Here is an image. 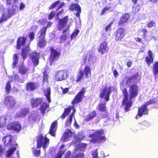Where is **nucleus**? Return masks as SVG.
Here are the masks:
<instances>
[{
    "instance_id": "dca6fc26",
    "label": "nucleus",
    "mask_w": 158,
    "mask_h": 158,
    "mask_svg": "<svg viewBox=\"0 0 158 158\" xmlns=\"http://www.w3.org/2000/svg\"><path fill=\"white\" fill-rule=\"evenodd\" d=\"M148 111L149 110L147 108V106L144 104L138 108V115H139V117H141L144 114H148Z\"/></svg>"
},
{
    "instance_id": "b1692460",
    "label": "nucleus",
    "mask_w": 158,
    "mask_h": 158,
    "mask_svg": "<svg viewBox=\"0 0 158 158\" xmlns=\"http://www.w3.org/2000/svg\"><path fill=\"white\" fill-rule=\"evenodd\" d=\"M42 102V100L41 98H32L31 100V104L32 108L38 107Z\"/></svg>"
},
{
    "instance_id": "09e8293b",
    "label": "nucleus",
    "mask_w": 158,
    "mask_h": 158,
    "mask_svg": "<svg viewBox=\"0 0 158 158\" xmlns=\"http://www.w3.org/2000/svg\"><path fill=\"white\" fill-rule=\"evenodd\" d=\"M18 1V0H6V4L9 5H13Z\"/></svg>"
},
{
    "instance_id": "473e14b6",
    "label": "nucleus",
    "mask_w": 158,
    "mask_h": 158,
    "mask_svg": "<svg viewBox=\"0 0 158 158\" xmlns=\"http://www.w3.org/2000/svg\"><path fill=\"white\" fill-rule=\"evenodd\" d=\"M72 107L69 106L64 109V111L62 114L60 116V118L62 119H64L66 116L68 115L71 112Z\"/></svg>"
},
{
    "instance_id": "9b49d317",
    "label": "nucleus",
    "mask_w": 158,
    "mask_h": 158,
    "mask_svg": "<svg viewBox=\"0 0 158 158\" xmlns=\"http://www.w3.org/2000/svg\"><path fill=\"white\" fill-rule=\"evenodd\" d=\"M40 35L38 37L39 40L37 43V46L41 48H44L46 45L47 42L45 39L46 34L39 31Z\"/></svg>"
},
{
    "instance_id": "0eeeda50",
    "label": "nucleus",
    "mask_w": 158,
    "mask_h": 158,
    "mask_svg": "<svg viewBox=\"0 0 158 158\" xmlns=\"http://www.w3.org/2000/svg\"><path fill=\"white\" fill-rule=\"evenodd\" d=\"M126 34V31L125 28H120L118 29L114 32V39L116 41H121Z\"/></svg>"
},
{
    "instance_id": "0e129e2a",
    "label": "nucleus",
    "mask_w": 158,
    "mask_h": 158,
    "mask_svg": "<svg viewBox=\"0 0 158 158\" xmlns=\"http://www.w3.org/2000/svg\"><path fill=\"white\" fill-rule=\"evenodd\" d=\"M112 24V22H111L108 24V25L105 28V30L107 31L110 30L111 28V26Z\"/></svg>"
},
{
    "instance_id": "ddd939ff",
    "label": "nucleus",
    "mask_w": 158,
    "mask_h": 158,
    "mask_svg": "<svg viewBox=\"0 0 158 158\" xmlns=\"http://www.w3.org/2000/svg\"><path fill=\"white\" fill-rule=\"evenodd\" d=\"M55 77L57 81H61L66 79L67 77V73L64 70H60L56 74Z\"/></svg>"
},
{
    "instance_id": "72a5a7b5",
    "label": "nucleus",
    "mask_w": 158,
    "mask_h": 158,
    "mask_svg": "<svg viewBox=\"0 0 158 158\" xmlns=\"http://www.w3.org/2000/svg\"><path fill=\"white\" fill-rule=\"evenodd\" d=\"M81 9L80 6L76 3H72L69 6V9L71 11L77 10Z\"/></svg>"
},
{
    "instance_id": "69168bd1",
    "label": "nucleus",
    "mask_w": 158,
    "mask_h": 158,
    "mask_svg": "<svg viewBox=\"0 0 158 158\" xmlns=\"http://www.w3.org/2000/svg\"><path fill=\"white\" fill-rule=\"evenodd\" d=\"M60 153L58 154L56 157L54 158H62V155L64 153L65 151H61Z\"/></svg>"
},
{
    "instance_id": "6e6552de",
    "label": "nucleus",
    "mask_w": 158,
    "mask_h": 158,
    "mask_svg": "<svg viewBox=\"0 0 158 158\" xmlns=\"http://www.w3.org/2000/svg\"><path fill=\"white\" fill-rule=\"evenodd\" d=\"M49 50L51 52L49 57L50 61L53 62L58 60L61 55V53L55 49L53 47H50Z\"/></svg>"
},
{
    "instance_id": "c756f323",
    "label": "nucleus",
    "mask_w": 158,
    "mask_h": 158,
    "mask_svg": "<svg viewBox=\"0 0 158 158\" xmlns=\"http://www.w3.org/2000/svg\"><path fill=\"white\" fill-rule=\"evenodd\" d=\"M49 105L46 102H44L41 105L40 109L41 113L43 114H44L45 113L46 110L47 108H49Z\"/></svg>"
},
{
    "instance_id": "37998d69",
    "label": "nucleus",
    "mask_w": 158,
    "mask_h": 158,
    "mask_svg": "<svg viewBox=\"0 0 158 158\" xmlns=\"http://www.w3.org/2000/svg\"><path fill=\"white\" fill-rule=\"evenodd\" d=\"M43 82H44L45 81H48V76L47 73L46 69H45L43 72Z\"/></svg>"
},
{
    "instance_id": "c85d7f7f",
    "label": "nucleus",
    "mask_w": 158,
    "mask_h": 158,
    "mask_svg": "<svg viewBox=\"0 0 158 158\" xmlns=\"http://www.w3.org/2000/svg\"><path fill=\"white\" fill-rule=\"evenodd\" d=\"M84 154L83 152H78L77 150L73 152L72 156V158H84Z\"/></svg>"
},
{
    "instance_id": "f3484780",
    "label": "nucleus",
    "mask_w": 158,
    "mask_h": 158,
    "mask_svg": "<svg viewBox=\"0 0 158 158\" xmlns=\"http://www.w3.org/2000/svg\"><path fill=\"white\" fill-rule=\"evenodd\" d=\"M154 56L151 50L148 51V56L145 58V61L148 65L150 67L153 62Z\"/></svg>"
},
{
    "instance_id": "bf43d9fd",
    "label": "nucleus",
    "mask_w": 158,
    "mask_h": 158,
    "mask_svg": "<svg viewBox=\"0 0 158 158\" xmlns=\"http://www.w3.org/2000/svg\"><path fill=\"white\" fill-rule=\"evenodd\" d=\"M105 113L103 114H102L101 115L100 117L102 118H108V113L107 111H106L105 112H104Z\"/></svg>"
},
{
    "instance_id": "5701e85b",
    "label": "nucleus",
    "mask_w": 158,
    "mask_h": 158,
    "mask_svg": "<svg viewBox=\"0 0 158 158\" xmlns=\"http://www.w3.org/2000/svg\"><path fill=\"white\" fill-rule=\"evenodd\" d=\"M57 121H54L51 124L48 133L51 136H55L56 135V132L57 127Z\"/></svg>"
},
{
    "instance_id": "cd10ccee",
    "label": "nucleus",
    "mask_w": 158,
    "mask_h": 158,
    "mask_svg": "<svg viewBox=\"0 0 158 158\" xmlns=\"http://www.w3.org/2000/svg\"><path fill=\"white\" fill-rule=\"evenodd\" d=\"M97 116V111L94 110L90 113L89 114L85 119V121L86 122H89L91 119L94 118L95 117Z\"/></svg>"
},
{
    "instance_id": "a211bd4d",
    "label": "nucleus",
    "mask_w": 158,
    "mask_h": 158,
    "mask_svg": "<svg viewBox=\"0 0 158 158\" xmlns=\"http://www.w3.org/2000/svg\"><path fill=\"white\" fill-rule=\"evenodd\" d=\"M40 56L39 53L35 52H32L30 55V58L35 66H37L39 64Z\"/></svg>"
},
{
    "instance_id": "aec40b11",
    "label": "nucleus",
    "mask_w": 158,
    "mask_h": 158,
    "mask_svg": "<svg viewBox=\"0 0 158 158\" xmlns=\"http://www.w3.org/2000/svg\"><path fill=\"white\" fill-rule=\"evenodd\" d=\"M108 50L107 43L106 42H102L100 45L99 48L98 49V51L102 54L106 53Z\"/></svg>"
},
{
    "instance_id": "13d9d810",
    "label": "nucleus",
    "mask_w": 158,
    "mask_h": 158,
    "mask_svg": "<svg viewBox=\"0 0 158 158\" xmlns=\"http://www.w3.org/2000/svg\"><path fill=\"white\" fill-rule=\"evenodd\" d=\"M94 57L92 54H90L89 56V57L88 59V62L90 63H94Z\"/></svg>"
},
{
    "instance_id": "4d7b16f0",
    "label": "nucleus",
    "mask_w": 158,
    "mask_h": 158,
    "mask_svg": "<svg viewBox=\"0 0 158 158\" xmlns=\"http://www.w3.org/2000/svg\"><path fill=\"white\" fill-rule=\"evenodd\" d=\"M92 156L93 158H98V157L97 149H96L94 151L92 152Z\"/></svg>"
},
{
    "instance_id": "f257e3e1",
    "label": "nucleus",
    "mask_w": 158,
    "mask_h": 158,
    "mask_svg": "<svg viewBox=\"0 0 158 158\" xmlns=\"http://www.w3.org/2000/svg\"><path fill=\"white\" fill-rule=\"evenodd\" d=\"M139 86L135 84L131 85L129 86V95L127 89L124 88L122 90L123 95L122 102V106H124V110L126 112L129 111L132 105V99L136 97L139 93Z\"/></svg>"
},
{
    "instance_id": "393cba45",
    "label": "nucleus",
    "mask_w": 158,
    "mask_h": 158,
    "mask_svg": "<svg viewBox=\"0 0 158 158\" xmlns=\"http://www.w3.org/2000/svg\"><path fill=\"white\" fill-rule=\"evenodd\" d=\"M37 86L35 83L30 82L26 84V89L28 91H33L37 88Z\"/></svg>"
},
{
    "instance_id": "e433bc0d",
    "label": "nucleus",
    "mask_w": 158,
    "mask_h": 158,
    "mask_svg": "<svg viewBox=\"0 0 158 158\" xmlns=\"http://www.w3.org/2000/svg\"><path fill=\"white\" fill-rule=\"evenodd\" d=\"M45 92V95L46 96V99L48 100V102H51V100L50 98L51 90L50 88H48L46 89Z\"/></svg>"
},
{
    "instance_id": "bb28decb",
    "label": "nucleus",
    "mask_w": 158,
    "mask_h": 158,
    "mask_svg": "<svg viewBox=\"0 0 158 158\" xmlns=\"http://www.w3.org/2000/svg\"><path fill=\"white\" fill-rule=\"evenodd\" d=\"M30 51V49L29 46L27 45L26 46L24 47L22 49L21 55L23 56V59H26L28 54Z\"/></svg>"
},
{
    "instance_id": "9d476101",
    "label": "nucleus",
    "mask_w": 158,
    "mask_h": 158,
    "mask_svg": "<svg viewBox=\"0 0 158 158\" xmlns=\"http://www.w3.org/2000/svg\"><path fill=\"white\" fill-rule=\"evenodd\" d=\"M15 8L8 11V15L6 16L5 13L3 14L0 18V23H2L6 21L8 19L16 14V8L17 6L15 5Z\"/></svg>"
},
{
    "instance_id": "6ab92c4d",
    "label": "nucleus",
    "mask_w": 158,
    "mask_h": 158,
    "mask_svg": "<svg viewBox=\"0 0 158 158\" xmlns=\"http://www.w3.org/2000/svg\"><path fill=\"white\" fill-rule=\"evenodd\" d=\"M68 18L69 16H67L62 19H59L58 27L59 31L61 30L62 28H64L68 22Z\"/></svg>"
},
{
    "instance_id": "774afa93",
    "label": "nucleus",
    "mask_w": 158,
    "mask_h": 158,
    "mask_svg": "<svg viewBox=\"0 0 158 158\" xmlns=\"http://www.w3.org/2000/svg\"><path fill=\"white\" fill-rule=\"evenodd\" d=\"M71 152L70 151L67 152L64 156V158H68L71 156Z\"/></svg>"
},
{
    "instance_id": "c03bdc74",
    "label": "nucleus",
    "mask_w": 158,
    "mask_h": 158,
    "mask_svg": "<svg viewBox=\"0 0 158 158\" xmlns=\"http://www.w3.org/2000/svg\"><path fill=\"white\" fill-rule=\"evenodd\" d=\"M32 152L34 155L36 157H38L39 156L40 154V150H37L35 148H32Z\"/></svg>"
},
{
    "instance_id": "a878e982",
    "label": "nucleus",
    "mask_w": 158,
    "mask_h": 158,
    "mask_svg": "<svg viewBox=\"0 0 158 158\" xmlns=\"http://www.w3.org/2000/svg\"><path fill=\"white\" fill-rule=\"evenodd\" d=\"M2 141L5 146H10L13 141L12 137L10 135L6 136L3 138Z\"/></svg>"
},
{
    "instance_id": "f8f14e48",
    "label": "nucleus",
    "mask_w": 158,
    "mask_h": 158,
    "mask_svg": "<svg viewBox=\"0 0 158 158\" xmlns=\"http://www.w3.org/2000/svg\"><path fill=\"white\" fill-rule=\"evenodd\" d=\"M74 133L70 129H67L63 133L60 140L63 143L66 142L69 140L70 138L73 136Z\"/></svg>"
},
{
    "instance_id": "7ed1b4c3",
    "label": "nucleus",
    "mask_w": 158,
    "mask_h": 158,
    "mask_svg": "<svg viewBox=\"0 0 158 158\" xmlns=\"http://www.w3.org/2000/svg\"><path fill=\"white\" fill-rule=\"evenodd\" d=\"M36 142L37 148L40 149L42 147L44 150H45L49 144L50 140L46 135L44 136L40 134L37 137Z\"/></svg>"
},
{
    "instance_id": "49530a36",
    "label": "nucleus",
    "mask_w": 158,
    "mask_h": 158,
    "mask_svg": "<svg viewBox=\"0 0 158 158\" xmlns=\"http://www.w3.org/2000/svg\"><path fill=\"white\" fill-rule=\"evenodd\" d=\"M156 100L155 98L150 99L148 101L146 102L144 104L147 106L150 104H153L156 102Z\"/></svg>"
},
{
    "instance_id": "412c9836",
    "label": "nucleus",
    "mask_w": 158,
    "mask_h": 158,
    "mask_svg": "<svg viewBox=\"0 0 158 158\" xmlns=\"http://www.w3.org/2000/svg\"><path fill=\"white\" fill-rule=\"evenodd\" d=\"M29 109L27 108H24L21 109L15 115L16 117H22L26 116L29 112Z\"/></svg>"
},
{
    "instance_id": "8fccbe9b",
    "label": "nucleus",
    "mask_w": 158,
    "mask_h": 158,
    "mask_svg": "<svg viewBox=\"0 0 158 158\" xmlns=\"http://www.w3.org/2000/svg\"><path fill=\"white\" fill-rule=\"evenodd\" d=\"M72 121V118H71L69 117L68 118L65 122V125L67 127L70 126L71 124Z\"/></svg>"
},
{
    "instance_id": "20e7f679",
    "label": "nucleus",
    "mask_w": 158,
    "mask_h": 158,
    "mask_svg": "<svg viewBox=\"0 0 158 158\" xmlns=\"http://www.w3.org/2000/svg\"><path fill=\"white\" fill-rule=\"evenodd\" d=\"M5 106L8 109L14 108L16 104L15 98L12 96L7 95L5 97L3 102Z\"/></svg>"
},
{
    "instance_id": "f03ea898",
    "label": "nucleus",
    "mask_w": 158,
    "mask_h": 158,
    "mask_svg": "<svg viewBox=\"0 0 158 158\" xmlns=\"http://www.w3.org/2000/svg\"><path fill=\"white\" fill-rule=\"evenodd\" d=\"M104 131L103 129L97 130L93 133L89 134V138H91L90 142L91 143H100L105 142L106 139Z\"/></svg>"
},
{
    "instance_id": "4468645a",
    "label": "nucleus",
    "mask_w": 158,
    "mask_h": 158,
    "mask_svg": "<svg viewBox=\"0 0 158 158\" xmlns=\"http://www.w3.org/2000/svg\"><path fill=\"white\" fill-rule=\"evenodd\" d=\"M140 77L138 72L136 73L135 74L132 75L131 77H128L127 78L126 83L127 85H129L131 83L137 82L138 80L139 81Z\"/></svg>"
},
{
    "instance_id": "58836bf2",
    "label": "nucleus",
    "mask_w": 158,
    "mask_h": 158,
    "mask_svg": "<svg viewBox=\"0 0 158 158\" xmlns=\"http://www.w3.org/2000/svg\"><path fill=\"white\" fill-rule=\"evenodd\" d=\"M11 81H9L6 82L5 86L6 92V94H9L10 93L11 89V85L10 83Z\"/></svg>"
},
{
    "instance_id": "1a4fd4ad",
    "label": "nucleus",
    "mask_w": 158,
    "mask_h": 158,
    "mask_svg": "<svg viewBox=\"0 0 158 158\" xmlns=\"http://www.w3.org/2000/svg\"><path fill=\"white\" fill-rule=\"evenodd\" d=\"M21 126L18 122L13 121L9 123L7 126V129L8 130H13L19 132L21 129Z\"/></svg>"
},
{
    "instance_id": "2f4dec72",
    "label": "nucleus",
    "mask_w": 158,
    "mask_h": 158,
    "mask_svg": "<svg viewBox=\"0 0 158 158\" xmlns=\"http://www.w3.org/2000/svg\"><path fill=\"white\" fill-rule=\"evenodd\" d=\"M97 109L101 112H105L106 111V102L99 103L97 107Z\"/></svg>"
},
{
    "instance_id": "79ce46f5",
    "label": "nucleus",
    "mask_w": 158,
    "mask_h": 158,
    "mask_svg": "<svg viewBox=\"0 0 158 158\" xmlns=\"http://www.w3.org/2000/svg\"><path fill=\"white\" fill-rule=\"evenodd\" d=\"M79 31V30L78 29H76L74 31L71 35V39H72L74 38H75L78 35Z\"/></svg>"
},
{
    "instance_id": "6e6d98bb",
    "label": "nucleus",
    "mask_w": 158,
    "mask_h": 158,
    "mask_svg": "<svg viewBox=\"0 0 158 158\" xmlns=\"http://www.w3.org/2000/svg\"><path fill=\"white\" fill-rule=\"evenodd\" d=\"M87 146V144L83 143H80L78 145V148L80 149L85 148Z\"/></svg>"
},
{
    "instance_id": "4c0bfd02",
    "label": "nucleus",
    "mask_w": 158,
    "mask_h": 158,
    "mask_svg": "<svg viewBox=\"0 0 158 158\" xmlns=\"http://www.w3.org/2000/svg\"><path fill=\"white\" fill-rule=\"evenodd\" d=\"M152 70L154 75L158 73V61L156 62L153 65Z\"/></svg>"
},
{
    "instance_id": "338daca9",
    "label": "nucleus",
    "mask_w": 158,
    "mask_h": 158,
    "mask_svg": "<svg viewBox=\"0 0 158 158\" xmlns=\"http://www.w3.org/2000/svg\"><path fill=\"white\" fill-rule=\"evenodd\" d=\"M65 5V4L64 2H62L61 3H60L58 6L57 7L56 9V11H57L58 10H59L60 8H62Z\"/></svg>"
},
{
    "instance_id": "864d4df0",
    "label": "nucleus",
    "mask_w": 158,
    "mask_h": 158,
    "mask_svg": "<svg viewBox=\"0 0 158 158\" xmlns=\"http://www.w3.org/2000/svg\"><path fill=\"white\" fill-rule=\"evenodd\" d=\"M155 22L153 21H152L148 23L147 24V27L149 28H151L155 26Z\"/></svg>"
},
{
    "instance_id": "7c9ffc66",
    "label": "nucleus",
    "mask_w": 158,
    "mask_h": 158,
    "mask_svg": "<svg viewBox=\"0 0 158 158\" xmlns=\"http://www.w3.org/2000/svg\"><path fill=\"white\" fill-rule=\"evenodd\" d=\"M84 73L86 78L90 77L91 75V69L88 65L85 66L84 68Z\"/></svg>"
},
{
    "instance_id": "a19ab883",
    "label": "nucleus",
    "mask_w": 158,
    "mask_h": 158,
    "mask_svg": "<svg viewBox=\"0 0 158 158\" xmlns=\"http://www.w3.org/2000/svg\"><path fill=\"white\" fill-rule=\"evenodd\" d=\"M60 1L59 0H57L54 2L52 3L50 6L48 7V9L49 10L53 9L58 4L60 3Z\"/></svg>"
},
{
    "instance_id": "603ef678",
    "label": "nucleus",
    "mask_w": 158,
    "mask_h": 158,
    "mask_svg": "<svg viewBox=\"0 0 158 158\" xmlns=\"http://www.w3.org/2000/svg\"><path fill=\"white\" fill-rule=\"evenodd\" d=\"M35 34L33 32H30L28 35L30 41H31L34 40L35 38Z\"/></svg>"
},
{
    "instance_id": "e2e57ef3",
    "label": "nucleus",
    "mask_w": 158,
    "mask_h": 158,
    "mask_svg": "<svg viewBox=\"0 0 158 158\" xmlns=\"http://www.w3.org/2000/svg\"><path fill=\"white\" fill-rule=\"evenodd\" d=\"M142 32H143V38L145 39L146 36V33L148 31L145 28H143L142 30Z\"/></svg>"
},
{
    "instance_id": "3c124183",
    "label": "nucleus",
    "mask_w": 158,
    "mask_h": 158,
    "mask_svg": "<svg viewBox=\"0 0 158 158\" xmlns=\"http://www.w3.org/2000/svg\"><path fill=\"white\" fill-rule=\"evenodd\" d=\"M111 8L110 7H105L102 10V11L101 12V15H103L105 14V12L109 10Z\"/></svg>"
},
{
    "instance_id": "de8ad7c7",
    "label": "nucleus",
    "mask_w": 158,
    "mask_h": 158,
    "mask_svg": "<svg viewBox=\"0 0 158 158\" xmlns=\"http://www.w3.org/2000/svg\"><path fill=\"white\" fill-rule=\"evenodd\" d=\"M140 6L139 5H138L135 6L133 7L132 11L134 13L136 14L140 10Z\"/></svg>"
},
{
    "instance_id": "5fc2aeb1",
    "label": "nucleus",
    "mask_w": 158,
    "mask_h": 158,
    "mask_svg": "<svg viewBox=\"0 0 158 158\" xmlns=\"http://www.w3.org/2000/svg\"><path fill=\"white\" fill-rule=\"evenodd\" d=\"M56 14V12L53 10L48 15V19L50 20L52 19Z\"/></svg>"
},
{
    "instance_id": "a18cd8bd",
    "label": "nucleus",
    "mask_w": 158,
    "mask_h": 158,
    "mask_svg": "<svg viewBox=\"0 0 158 158\" xmlns=\"http://www.w3.org/2000/svg\"><path fill=\"white\" fill-rule=\"evenodd\" d=\"M16 148L15 147H13L8 150L7 152V156H10L15 150Z\"/></svg>"
},
{
    "instance_id": "2eb2a0df",
    "label": "nucleus",
    "mask_w": 158,
    "mask_h": 158,
    "mask_svg": "<svg viewBox=\"0 0 158 158\" xmlns=\"http://www.w3.org/2000/svg\"><path fill=\"white\" fill-rule=\"evenodd\" d=\"M129 16L128 14L125 13L120 17L118 23V25L120 26H125L126 24L128 22Z\"/></svg>"
},
{
    "instance_id": "680f3d73",
    "label": "nucleus",
    "mask_w": 158,
    "mask_h": 158,
    "mask_svg": "<svg viewBox=\"0 0 158 158\" xmlns=\"http://www.w3.org/2000/svg\"><path fill=\"white\" fill-rule=\"evenodd\" d=\"M3 119L2 118L0 119V128L3 127L6 124L5 119H4V121L2 122Z\"/></svg>"
},
{
    "instance_id": "4be33fe9",
    "label": "nucleus",
    "mask_w": 158,
    "mask_h": 158,
    "mask_svg": "<svg viewBox=\"0 0 158 158\" xmlns=\"http://www.w3.org/2000/svg\"><path fill=\"white\" fill-rule=\"evenodd\" d=\"M26 40V37L22 36L19 37L17 41L16 48L18 50L20 49L21 46L25 44Z\"/></svg>"
},
{
    "instance_id": "052dcab7",
    "label": "nucleus",
    "mask_w": 158,
    "mask_h": 158,
    "mask_svg": "<svg viewBox=\"0 0 158 158\" xmlns=\"http://www.w3.org/2000/svg\"><path fill=\"white\" fill-rule=\"evenodd\" d=\"M46 22L47 21L46 20L44 19H42L39 20L38 21V23L40 25H43L46 24Z\"/></svg>"
},
{
    "instance_id": "423d86ee",
    "label": "nucleus",
    "mask_w": 158,
    "mask_h": 158,
    "mask_svg": "<svg viewBox=\"0 0 158 158\" xmlns=\"http://www.w3.org/2000/svg\"><path fill=\"white\" fill-rule=\"evenodd\" d=\"M86 91L84 88H82L81 90L79 91L76 95L71 102V104L73 106L78 103L82 101V99L85 97V94Z\"/></svg>"
},
{
    "instance_id": "c9c22d12",
    "label": "nucleus",
    "mask_w": 158,
    "mask_h": 158,
    "mask_svg": "<svg viewBox=\"0 0 158 158\" xmlns=\"http://www.w3.org/2000/svg\"><path fill=\"white\" fill-rule=\"evenodd\" d=\"M52 25V23L49 22L47 23L46 26L43 27L39 31V32L46 34L47 28L51 27Z\"/></svg>"
},
{
    "instance_id": "ea45409f",
    "label": "nucleus",
    "mask_w": 158,
    "mask_h": 158,
    "mask_svg": "<svg viewBox=\"0 0 158 158\" xmlns=\"http://www.w3.org/2000/svg\"><path fill=\"white\" fill-rule=\"evenodd\" d=\"M28 70L24 66H21L19 68V73L23 75L25 74Z\"/></svg>"
},
{
    "instance_id": "39448f33",
    "label": "nucleus",
    "mask_w": 158,
    "mask_h": 158,
    "mask_svg": "<svg viewBox=\"0 0 158 158\" xmlns=\"http://www.w3.org/2000/svg\"><path fill=\"white\" fill-rule=\"evenodd\" d=\"M112 92L111 87L105 86L101 91L99 94V97L104 98L106 102H108L110 99V95Z\"/></svg>"
},
{
    "instance_id": "f704fd0d",
    "label": "nucleus",
    "mask_w": 158,
    "mask_h": 158,
    "mask_svg": "<svg viewBox=\"0 0 158 158\" xmlns=\"http://www.w3.org/2000/svg\"><path fill=\"white\" fill-rule=\"evenodd\" d=\"M83 72L81 69L79 70L78 71L77 73L76 76V82L77 83H78L83 78Z\"/></svg>"
}]
</instances>
